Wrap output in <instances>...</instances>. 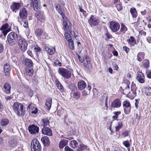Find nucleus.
I'll return each mask as SVG.
<instances>
[{
  "instance_id": "27",
  "label": "nucleus",
  "mask_w": 151,
  "mask_h": 151,
  "mask_svg": "<svg viewBox=\"0 0 151 151\" xmlns=\"http://www.w3.org/2000/svg\"><path fill=\"white\" fill-rule=\"evenodd\" d=\"M136 92L135 91H131L128 93L127 96L129 98L133 99L136 96Z\"/></svg>"
},
{
  "instance_id": "18",
  "label": "nucleus",
  "mask_w": 151,
  "mask_h": 151,
  "mask_svg": "<svg viewBox=\"0 0 151 151\" xmlns=\"http://www.w3.org/2000/svg\"><path fill=\"white\" fill-rule=\"evenodd\" d=\"M42 134L48 136L52 135L51 129L47 127H43L42 129Z\"/></svg>"
},
{
  "instance_id": "3",
  "label": "nucleus",
  "mask_w": 151,
  "mask_h": 151,
  "mask_svg": "<svg viewBox=\"0 0 151 151\" xmlns=\"http://www.w3.org/2000/svg\"><path fill=\"white\" fill-rule=\"evenodd\" d=\"M58 73L64 78L68 79L71 76L70 72L68 69L63 68H60L58 69Z\"/></svg>"
},
{
  "instance_id": "9",
  "label": "nucleus",
  "mask_w": 151,
  "mask_h": 151,
  "mask_svg": "<svg viewBox=\"0 0 151 151\" xmlns=\"http://www.w3.org/2000/svg\"><path fill=\"white\" fill-rule=\"evenodd\" d=\"M35 13L36 17L37 19L42 22H44L45 20V16L43 12L41 11H37Z\"/></svg>"
},
{
  "instance_id": "26",
  "label": "nucleus",
  "mask_w": 151,
  "mask_h": 151,
  "mask_svg": "<svg viewBox=\"0 0 151 151\" xmlns=\"http://www.w3.org/2000/svg\"><path fill=\"white\" fill-rule=\"evenodd\" d=\"M68 141L65 139H63L60 141L59 145V147L62 149L68 144Z\"/></svg>"
},
{
  "instance_id": "31",
  "label": "nucleus",
  "mask_w": 151,
  "mask_h": 151,
  "mask_svg": "<svg viewBox=\"0 0 151 151\" xmlns=\"http://www.w3.org/2000/svg\"><path fill=\"white\" fill-rule=\"evenodd\" d=\"M43 32V30L42 28H38L36 29L35 31V33L37 37L41 36Z\"/></svg>"
},
{
  "instance_id": "50",
  "label": "nucleus",
  "mask_w": 151,
  "mask_h": 151,
  "mask_svg": "<svg viewBox=\"0 0 151 151\" xmlns=\"http://www.w3.org/2000/svg\"><path fill=\"white\" fill-rule=\"evenodd\" d=\"M131 91H135L136 88L135 84L132 83L131 87Z\"/></svg>"
},
{
  "instance_id": "1",
  "label": "nucleus",
  "mask_w": 151,
  "mask_h": 151,
  "mask_svg": "<svg viewBox=\"0 0 151 151\" xmlns=\"http://www.w3.org/2000/svg\"><path fill=\"white\" fill-rule=\"evenodd\" d=\"M13 108L17 116H24L25 113V109H24V106L19 102L14 103L13 106Z\"/></svg>"
},
{
  "instance_id": "10",
  "label": "nucleus",
  "mask_w": 151,
  "mask_h": 151,
  "mask_svg": "<svg viewBox=\"0 0 151 151\" xmlns=\"http://www.w3.org/2000/svg\"><path fill=\"white\" fill-rule=\"evenodd\" d=\"M29 132L32 134H36L38 133L39 128L34 124L30 125L28 127Z\"/></svg>"
},
{
  "instance_id": "46",
  "label": "nucleus",
  "mask_w": 151,
  "mask_h": 151,
  "mask_svg": "<svg viewBox=\"0 0 151 151\" xmlns=\"http://www.w3.org/2000/svg\"><path fill=\"white\" fill-rule=\"evenodd\" d=\"M58 12L61 15V16L64 18L65 17L64 13L63 12V11L62 9L61 8L60 9H59L58 10H57Z\"/></svg>"
},
{
  "instance_id": "37",
  "label": "nucleus",
  "mask_w": 151,
  "mask_h": 151,
  "mask_svg": "<svg viewBox=\"0 0 151 151\" xmlns=\"http://www.w3.org/2000/svg\"><path fill=\"white\" fill-rule=\"evenodd\" d=\"M145 94L147 96L151 95V88L149 86H147L145 87Z\"/></svg>"
},
{
  "instance_id": "47",
  "label": "nucleus",
  "mask_w": 151,
  "mask_h": 151,
  "mask_svg": "<svg viewBox=\"0 0 151 151\" xmlns=\"http://www.w3.org/2000/svg\"><path fill=\"white\" fill-rule=\"evenodd\" d=\"M117 10L119 11L123 9V6L121 4H118L116 6Z\"/></svg>"
},
{
  "instance_id": "39",
  "label": "nucleus",
  "mask_w": 151,
  "mask_h": 151,
  "mask_svg": "<svg viewBox=\"0 0 151 151\" xmlns=\"http://www.w3.org/2000/svg\"><path fill=\"white\" fill-rule=\"evenodd\" d=\"M56 83L58 88L61 92H63L64 91L63 88L61 83L58 81H56Z\"/></svg>"
},
{
  "instance_id": "8",
  "label": "nucleus",
  "mask_w": 151,
  "mask_h": 151,
  "mask_svg": "<svg viewBox=\"0 0 151 151\" xmlns=\"http://www.w3.org/2000/svg\"><path fill=\"white\" fill-rule=\"evenodd\" d=\"M63 26L65 32H70L71 27V24L68 20L66 19V18H63Z\"/></svg>"
},
{
  "instance_id": "64",
  "label": "nucleus",
  "mask_w": 151,
  "mask_h": 151,
  "mask_svg": "<svg viewBox=\"0 0 151 151\" xmlns=\"http://www.w3.org/2000/svg\"><path fill=\"white\" fill-rule=\"evenodd\" d=\"M147 41L149 43H151V37H148L147 38Z\"/></svg>"
},
{
  "instance_id": "23",
  "label": "nucleus",
  "mask_w": 151,
  "mask_h": 151,
  "mask_svg": "<svg viewBox=\"0 0 151 151\" xmlns=\"http://www.w3.org/2000/svg\"><path fill=\"white\" fill-rule=\"evenodd\" d=\"M52 99L51 98H49L47 99L45 102V108L48 110H49L51 107Z\"/></svg>"
},
{
  "instance_id": "40",
  "label": "nucleus",
  "mask_w": 151,
  "mask_h": 151,
  "mask_svg": "<svg viewBox=\"0 0 151 151\" xmlns=\"http://www.w3.org/2000/svg\"><path fill=\"white\" fill-rule=\"evenodd\" d=\"M68 45L69 48L72 50H73L74 49V45L73 43V41L72 40L68 41Z\"/></svg>"
},
{
  "instance_id": "30",
  "label": "nucleus",
  "mask_w": 151,
  "mask_h": 151,
  "mask_svg": "<svg viewBox=\"0 0 151 151\" xmlns=\"http://www.w3.org/2000/svg\"><path fill=\"white\" fill-rule=\"evenodd\" d=\"M127 30V28L126 26L124 24H121L119 30L120 33L121 34H124Z\"/></svg>"
},
{
  "instance_id": "48",
  "label": "nucleus",
  "mask_w": 151,
  "mask_h": 151,
  "mask_svg": "<svg viewBox=\"0 0 151 151\" xmlns=\"http://www.w3.org/2000/svg\"><path fill=\"white\" fill-rule=\"evenodd\" d=\"M146 32H145L143 30L139 32L138 36L139 37H140L142 35L145 36L146 35Z\"/></svg>"
},
{
  "instance_id": "38",
  "label": "nucleus",
  "mask_w": 151,
  "mask_h": 151,
  "mask_svg": "<svg viewBox=\"0 0 151 151\" xmlns=\"http://www.w3.org/2000/svg\"><path fill=\"white\" fill-rule=\"evenodd\" d=\"M123 126V123L121 121H119L118 122V125L115 127V131L116 132H118Z\"/></svg>"
},
{
  "instance_id": "5",
  "label": "nucleus",
  "mask_w": 151,
  "mask_h": 151,
  "mask_svg": "<svg viewBox=\"0 0 151 151\" xmlns=\"http://www.w3.org/2000/svg\"><path fill=\"white\" fill-rule=\"evenodd\" d=\"M20 49L23 52H25L27 49L28 44L26 40L23 37L19 39L18 42Z\"/></svg>"
},
{
  "instance_id": "6",
  "label": "nucleus",
  "mask_w": 151,
  "mask_h": 151,
  "mask_svg": "<svg viewBox=\"0 0 151 151\" xmlns=\"http://www.w3.org/2000/svg\"><path fill=\"white\" fill-rule=\"evenodd\" d=\"M109 28L113 32H116L119 30L120 28V24L117 22L112 21L109 22Z\"/></svg>"
},
{
  "instance_id": "44",
  "label": "nucleus",
  "mask_w": 151,
  "mask_h": 151,
  "mask_svg": "<svg viewBox=\"0 0 151 151\" xmlns=\"http://www.w3.org/2000/svg\"><path fill=\"white\" fill-rule=\"evenodd\" d=\"M86 148V146L83 144H80V147L78 149V151H82L85 149Z\"/></svg>"
},
{
  "instance_id": "11",
  "label": "nucleus",
  "mask_w": 151,
  "mask_h": 151,
  "mask_svg": "<svg viewBox=\"0 0 151 151\" xmlns=\"http://www.w3.org/2000/svg\"><path fill=\"white\" fill-rule=\"evenodd\" d=\"M27 14V11L25 8H23L20 10L19 15L21 19L24 20L26 19Z\"/></svg>"
},
{
  "instance_id": "12",
  "label": "nucleus",
  "mask_w": 151,
  "mask_h": 151,
  "mask_svg": "<svg viewBox=\"0 0 151 151\" xmlns=\"http://www.w3.org/2000/svg\"><path fill=\"white\" fill-rule=\"evenodd\" d=\"M88 22L91 25H98L99 22V19L94 17L93 15H91L90 19L88 20Z\"/></svg>"
},
{
  "instance_id": "15",
  "label": "nucleus",
  "mask_w": 151,
  "mask_h": 151,
  "mask_svg": "<svg viewBox=\"0 0 151 151\" xmlns=\"http://www.w3.org/2000/svg\"><path fill=\"white\" fill-rule=\"evenodd\" d=\"M137 73L138 74L137 77V80L141 83H144L145 77L143 73L140 71H138Z\"/></svg>"
},
{
  "instance_id": "22",
  "label": "nucleus",
  "mask_w": 151,
  "mask_h": 151,
  "mask_svg": "<svg viewBox=\"0 0 151 151\" xmlns=\"http://www.w3.org/2000/svg\"><path fill=\"white\" fill-rule=\"evenodd\" d=\"M33 72L32 67H26L25 68V73L27 76H31L33 75Z\"/></svg>"
},
{
  "instance_id": "24",
  "label": "nucleus",
  "mask_w": 151,
  "mask_h": 151,
  "mask_svg": "<svg viewBox=\"0 0 151 151\" xmlns=\"http://www.w3.org/2000/svg\"><path fill=\"white\" fill-rule=\"evenodd\" d=\"M86 86V83L84 81H81L78 83V87L80 90H82L85 88Z\"/></svg>"
},
{
  "instance_id": "53",
  "label": "nucleus",
  "mask_w": 151,
  "mask_h": 151,
  "mask_svg": "<svg viewBox=\"0 0 151 151\" xmlns=\"http://www.w3.org/2000/svg\"><path fill=\"white\" fill-rule=\"evenodd\" d=\"M55 6L57 11L59 9H60L61 8L60 5L57 3L55 4Z\"/></svg>"
},
{
  "instance_id": "60",
  "label": "nucleus",
  "mask_w": 151,
  "mask_h": 151,
  "mask_svg": "<svg viewBox=\"0 0 151 151\" xmlns=\"http://www.w3.org/2000/svg\"><path fill=\"white\" fill-rule=\"evenodd\" d=\"M34 49L35 51L37 52H39L41 51L40 48L37 46L35 47Z\"/></svg>"
},
{
  "instance_id": "20",
  "label": "nucleus",
  "mask_w": 151,
  "mask_h": 151,
  "mask_svg": "<svg viewBox=\"0 0 151 151\" xmlns=\"http://www.w3.org/2000/svg\"><path fill=\"white\" fill-rule=\"evenodd\" d=\"M21 6V4L19 3H14L12 4L11 6V8L13 11L15 12Z\"/></svg>"
},
{
  "instance_id": "17",
  "label": "nucleus",
  "mask_w": 151,
  "mask_h": 151,
  "mask_svg": "<svg viewBox=\"0 0 151 151\" xmlns=\"http://www.w3.org/2000/svg\"><path fill=\"white\" fill-rule=\"evenodd\" d=\"M121 102L119 99H115L111 103V106L114 108H119L121 106Z\"/></svg>"
},
{
  "instance_id": "41",
  "label": "nucleus",
  "mask_w": 151,
  "mask_h": 151,
  "mask_svg": "<svg viewBox=\"0 0 151 151\" xmlns=\"http://www.w3.org/2000/svg\"><path fill=\"white\" fill-rule=\"evenodd\" d=\"M64 36L65 38L68 41L72 40L71 38V37L70 36V33L68 32H65Z\"/></svg>"
},
{
  "instance_id": "62",
  "label": "nucleus",
  "mask_w": 151,
  "mask_h": 151,
  "mask_svg": "<svg viewBox=\"0 0 151 151\" xmlns=\"http://www.w3.org/2000/svg\"><path fill=\"white\" fill-rule=\"evenodd\" d=\"M108 97H106V99H105V105L106 106V107L107 108H108Z\"/></svg>"
},
{
  "instance_id": "52",
  "label": "nucleus",
  "mask_w": 151,
  "mask_h": 151,
  "mask_svg": "<svg viewBox=\"0 0 151 151\" xmlns=\"http://www.w3.org/2000/svg\"><path fill=\"white\" fill-rule=\"evenodd\" d=\"M85 58L86 60V62L87 64L88 65L90 64V60L89 59V58L87 55H86L85 56Z\"/></svg>"
},
{
  "instance_id": "14",
  "label": "nucleus",
  "mask_w": 151,
  "mask_h": 151,
  "mask_svg": "<svg viewBox=\"0 0 151 151\" xmlns=\"http://www.w3.org/2000/svg\"><path fill=\"white\" fill-rule=\"evenodd\" d=\"M33 3V8L35 11H37L40 8V0H32Z\"/></svg>"
},
{
  "instance_id": "16",
  "label": "nucleus",
  "mask_w": 151,
  "mask_h": 151,
  "mask_svg": "<svg viewBox=\"0 0 151 151\" xmlns=\"http://www.w3.org/2000/svg\"><path fill=\"white\" fill-rule=\"evenodd\" d=\"M11 70V68L9 64L7 63L4 64V70L6 76L7 77L9 76Z\"/></svg>"
},
{
  "instance_id": "59",
  "label": "nucleus",
  "mask_w": 151,
  "mask_h": 151,
  "mask_svg": "<svg viewBox=\"0 0 151 151\" xmlns=\"http://www.w3.org/2000/svg\"><path fill=\"white\" fill-rule=\"evenodd\" d=\"M139 104V100H136L135 104V107L136 109H137L138 107V104Z\"/></svg>"
},
{
  "instance_id": "58",
  "label": "nucleus",
  "mask_w": 151,
  "mask_h": 151,
  "mask_svg": "<svg viewBox=\"0 0 151 151\" xmlns=\"http://www.w3.org/2000/svg\"><path fill=\"white\" fill-rule=\"evenodd\" d=\"M128 133L129 132L127 131H126L123 132L122 134L124 136V137H125L128 135Z\"/></svg>"
},
{
  "instance_id": "43",
  "label": "nucleus",
  "mask_w": 151,
  "mask_h": 151,
  "mask_svg": "<svg viewBox=\"0 0 151 151\" xmlns=\"http://www.w3.org/2000/svg\"><path fill=\"white\" fill-rule=\"evenodd\" d=\"M70 145L73 148H74L76 147L77 146L78 144L76 141L75 140H73L71 141Z\"/></svg>"
},
{
  "instance_id": "32",
  "label": "nucleus",
  "mask_w": 151,
  "mask_h": 151,
  "mask_svg": "<svg viewBox=\"0 0 151 151\" xmlns=\"http://www.w3.org/2000/svg\"><path fill=\"white\" fill-rule=\"evenodd\" d=\"M130 12L132 17L136 18L137 16V12L136 9L133 7L131 8L130 10Z\"/></svg>"
},
{
  "instance_id": "28",
  "label": "nucleus",
  "mask_w": 151,
  "mask_h": 151,
  "mask_svg": "<svg viewBox=\"0 0 151 151\" xmlns=\"http://www.w3.org/2000/svg\"><path fill=\"white\" fill-rule=\"evenodd\" d=\"M28 108L30 109H31V113L35 114L37 113V109L36 107L34 106V105L32 104H30L28 106Z\"/></svg>"
},
{
  "instance_id": "57",
  "label": "nucleus",
  "mask_w": 151,
  "mask_h": 151,
  "mask_svg": "<svg viewBox=\"0 0 151 151\" xmlns=\"http://www.w3.org/2000/svg\"><path fill=\"white\" fill-rule=\"evenodd\" d=\"M88 93L86 90H84L82 92V95L83 96H86L88 95Z\"/></svg>"
},
{
  "instance_id": "34",
  "label": "nucleus",
  "mask_w": 151,
  "mask_h": 151,
  "mask_svg": "<svg viewBox=\"0 0 151 151\" xmlns=\"http://www.w3.org/2000/svg\"><path fill=\"white\" fill-rule=\"evenodd\" d=\"M9 123V120L6 118H4L2 119L0 121V124L1 126H4L6 125Z\"/></svg>"
},
{
  "instance_id": "45",
  "label": "nucleus",
  "mask_w": 151,
  "mask_h": 151,
  "mask_svg": "<svg viewBox=\"0 0 151 151\" xmlns=\"http://www.w3.org/2000/svg\"><path fill=\"white\" fill-rule=\"evenodd\" d=\"M21 24H22L23 26L25 28L28 27V24L27 21L26 20H23L22 21Z\"/></svg>"
},
{
  "instance_id": "21",
  "label": "nucleus",
  "mask_w": 151,
  "mask_h": 151,
  "mask_svg": "<svg viewBox=\"0 0 151 151\" xmlns=\"http://www.w3.org/2000/svg\"><path fill=\"white\" fill-rule=\"evenodd\" d=\"M11 86L8 83H6L3 86V91L6 94H9L10 92Z\"/></svg>"
},
{
  "instance_id": "36",
  "label": "nucleus",
  "mask_w": 151,
  "mask_h": 151,
  "mask_svg": "<svg viewBox=\"0 0 151 151\" xmlns=\"http://www.w3.org/2000/svg\"><path fill=\"white\" fill-rule=\"evenodd\" d=\"M25 64L27 66L26 67H33V63L31 60L27 59L25 60Z\"/></svg>"
},
{
  "instance_id": "25",
  "label": "nucleus",
  "mask_w": 151,
  "mask_h": 151,
  "mask_svg": "<svg viewBox=\"0 0 151 151\" xmlns=\"http://www.w3.org/2000/svg\"><path fill=\"white\" fill-rule=\"evenodd\" d=\"M41 140L45 146H47L49 145V140L48 137L47 136H45L41 138Z\"/></svg>"
},
{
  "instance_id": "42",
  "label": "nucleus",
  "mask_w": 151,
  "mask_h": 151,
  "mask_svg": "<svg viewBox=\"0 0 151 151\" xmlns=\"http://www.w3.org/2000/svg\"><path fill=\"white\" fill-rule=\"evenodd\" d=\"M149 62L148 60H145L143 62V65L145 68H148L149 67Z\"/></svg>"
},
{
  "instance_id": "4",
  "label": "nucleus",
  "mask_w": 151,
  "mask_h": 151,
  "mask_svg": "<svg viewBox=\"0 0 151 151\" xmlns=\"http://www.w3.org/2000/svg\"><path fill=\"white\" fill-rule=\"evenodd\" d=\"M41 146L40 143L36 139H33L31 143L32 151H41Z\"/></svg>"
},
{
  "instance_id": "29",
  "label": "nucleus",
  "mask_w": 151,
  "mask_h": 151,
  "mask_svg": "<svg viewBox=\"0 0 151 151\" xmlns=\"http://www.w3.org/2000/svg\"><path fill=\"white\" fill-rule=\"evenodd\" d=\"M72 92L73 93V97L74 99L76 100L78 99L80 96V94L79 92L76 89V90L73 91Z\"/></svg>"
},
{
  "instance_id": "56",
  "label": "nucleus",
  "mask_w": 151,
  "mask_h": 151,
  "mask_svg": "<svg viewBox=\"0 0 151 151\" xmlns=\"http://www.w3.org/2000/svg\"><path fill=\"white\" fill-rule=\"evenodd\" d=\"M123 49L127 53L129 50V48L126 46H124Z\"/></svg>"
},
{
  "instance_id": "33",
  "label": "nucleus",
  "mask_w": 151,
  "mask_h": 151,
  "mask_svg": "<svg viewBox=\"0 0 151 151\" xmlns=\"http://www.w3.org/2000/svg\"><path fill=\"white\" fill-rule=\"evenodd\" d=\"M41 122L42 125L43 126V127H46V126L49 125V120L47 118H45L42 119Z\"/></svg>"
},
{
  "instance_id": "54",
  "label": "nucleus",
  "mask_w": 151,
  "mask_h": 151,
  "mask_svg": "<svg viewBox=\"0 0 151 151\" xmlns=\"http://www.w3.org/2000/svg\"><path fill=\"white\" fill-rule=\"evenodd\" d=\"M4 47L3 45L0 43V53H2L3 51Z\"/></svg>"
},
{
  "instance_id": "7",
  "label": "nucleus",
  "mask_w": 151,
  "mask_h": 151,
  "mask_svg": "<svg viewBox=\"0 0 151 151\" xmlns=\"http://www.w3.org/2000/svg\"><path fill=\"white\" fill-rule=\"evenodd\" d=\"M123 106L125 113L127 114L130 112L131 106L129 101L128 100L124 101L122 103Z\"/></svg>"
},
{
  "instance_id": "55",
  "label": "nucleus",
  "mask_w": 151,
  "mask_h": 151,
  "mask_svg": "<svg viewBox=\"0 0 151 151\" xmlns=\"http://www.w3.org/2000/svg\"><path fill=\"white\" fill-rule=\"evenodd\" d=\"M65 151H73V150L70 149L68 146H66L65 147Z\"/></svg>"
},
{
  "instance_id": "61",
  "label": "nucleus",
  "mask_w": 151,
  "mask_h": 151,
  "mask_svg": "<svg viewBox=\"0 0 151 151\" xmlns=\"http://www.w3.org/2000/svg\"><path fill=\"white\" fill-rule=\"evenodd\" d=\"M79 9L80 12L83 13V14L84 15L86 13V12L83 9H82L81 7H79Z\"/></svg>"
},
{
  "instance_id": "51",
  "label": "nucleus",
  "mask_w": 151,
  "mask_h": 151,
  "mask_svg": "<svg viewBox=\"0 0 151 151\" xmlns=\"http://www.w3.org/2000/svg\"><path fill=\"white\" fill-rule=\"evenodd\" d=\"M134 38L133 37H130V38L127 40L128 42L130 43V42H133L134 41Z\"/></svg>"
},
{
  "instance_id": "2",
  "label": "nucleus",
  "mask_w": 151,
  "mask_h": 151,
  "mask_svg": "<svg viewBox=\"0 0 151 151\" xmlns=\"http://www.w3.org/2000/svg\"><path fill=\"white\" fill-rule=\"evenodd\" d=\"M7 40L10 45H15L18 40V37L17 34L14 32H11L8 35Z\"/></svg>"
},
{
  "instance_id": "13",
  "label": "nucleus",
  "mask_w": 151,
  "mask_h": 151,
  "mask_svg": "<svg viewBox=\"0 0 151 151\" xmlns=\"http://www.w3.org/2000/svg\"><path fill=\"white\" fill-rule=\"evenodd\" d=\"M44 48L45 51L49 55H52L55 53V49L51 47L48 44H46Z\"/></svg>"
},
{
  "instance_id": "49",
  "label": "nucleus",
  "mask_w": 151,
  "mask_h": 151,
  "mask_svg": "<svg viewBox=\"0 0 151 151\" xmlns=\"http://www.w3.org/2000/svg\"><path fill=\"white\" fill-rule=\"evenodd\" d=\"M123 144L127 147H129L130 146L129 143L127 141H125L123 142Z\"/></svg>"
},
{
  "instance_id": "19",
  "label": "nucleus",
  "mask_w": 151,
  "mask_h": 151,
  "mask_svg": "<svg viewBox=\"0 0 151 151\" xmlns=\"http://www.w3.org/2000/svg\"><path fill=\"white\" fill-rule=\"evenodd\" d=\"M9 25L7 24H5L3 25L1 28V29L3 31L2 32L4 36L6 35L7 33L10 31V28H8Z\"/></svg>"
},
{
  "instance_id": "35",
  "label": "nucleus",
  "mask_w": 151,
  "mask_h": 151,
  "mask_svg": "<svg viewBox=\"0 0 151 151\" xmlns=\"http://www.w3.org/2000/svg\"><path fill=\"white\" fill-rule=\"evenodd\" d=\"M145 54L143 52L139 53L137 55V59L139 61H142V59L144 58Z\"/></svg>"
},
{
  "instance_id": "63",
  "label": "nucleus",
  "mask_w": 151,
  "mask_h": 151,
  "mask_svg": "<svg viewBox=\"0 0 151 151\" xmlns=\"http://www.w3.org/2000/svg\"><path fill=\"white\" fill-rule=\"evenodd\" d=\"M121 113L120 111H115L114 112V114L115 115L118 116Z\"/></svg>"
}]
</instances>
